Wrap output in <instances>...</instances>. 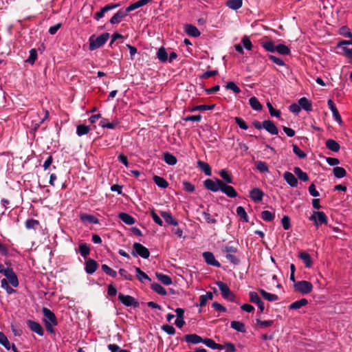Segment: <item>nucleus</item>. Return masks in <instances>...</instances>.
<instances>
[{"label":"nucleus","instance_id":"c03bdc74","mask_svg":"<svg viewBox=\"0 0 352 352\" xmlns=\"http://www.w3.org/2000/svg\"><path fill=\"white\" fill-rule=\"evenodd\" d=\"M294 173L297 175L298 178L303 182H307L309 179V177L305 172H303L300 168L295 167L294 168Z\"/></svg>","mask_w":352,"mask_h":352},{"label":"nucleus","instance_id":"79ce46f5","mask_svg":"<svg viewBox=\"0 0 352 352\" xmlns=\"http://www.w3.org/2000/svg\"><path fill=\"white\" fill-rule=\"evenodd\" d=\"M136 277L142 283H144L146 280H151L148 276L140 270L139 267H135Z\"/></svg>","mask_w":352,"mask_h":352},{"label":"nucleus","instance_id":"f03ea898","mask_svg":"<svg viewBox=\"0 0 352 352\" xmlns=\"http://www.w3.org/2000/svg\"><path fill=\"white\" fill-rule=\"evenodd\" d=\"M294 290L302 294H308L313 290L312 284L307 280L297 281L294 284Z\"/></svg>","mask_w":352,"mask_h":352},{"label":"nucleus","instance_id":"7ed1b4c3","mask_svg":"<svg viewBox=\"0 0 352 352\" xmlns=\"http://www.w3.org/2000/svg\"><path fill=\"white\" fill-rule=\"evenodd\" d=\"M131 254L133 256H139L145 259L148 258L150 256V252L148 248L140 243H133Z\"/></svg>","mask_w":352,"mask_h":352},{"label":"nucleus","instance_id":"aec40b11","mask_svg":"<svg viewBox=\"0 0 352 352\" xmlns=\"http://www.w3.org/2000/svg\"><path fill=\"white\" fill-rule=\"evenodd\" d=\"M283 178L286 181V182L291 186V187H296L298 185V180L296 178V177L290 172H285L283 174Z\"/></svg>","mask_w":352,"mask_h":352},{"label":"nucleus","instance_id":"09e8293b","mask_svg":"<svg viewBox=\"0 0 352 352\" xmlns=\"http://www.w3.org/2000/svg\"><path fill=\"white\" fill-rule=\"evenodd\" d=\"M256 168L261 173H265L269 172V168L267 164L262 161H257L256 162Z\"/></svg>","mask_w":352,"mask_h":352},{"label":"nucleus","instance_id":"e2e57ef3","mask_svg":"<svg viewBox=\"0 0 352 352\" xmlns=\"http://www.w3.org/2000/svg\"><path fill=\"white\" fill-rule=\"evenodd\" d=\"M235 123L240 127L241 129L247 130L248 129V125L246 122L240 117L234 118Z\"/></svg>","mask_w":352,"mask_h":352},{"label":"nucleus","instance_id":"4468645a","mask_svg":"<svg viewBox=\"0 0 352 352\" xmlns=\"http://www.w3.org/2000/svg\"><path fill=\"white\" fill-rule=\"evenodd\" d=\"M263 129H265L271 135H277L278 133V129L274 123L270 120H264L263 122Z\"/></svg>","mask_w":352,"mask_h":352},{"label":"nucleus","instance_id":"412c9836","mask_svg":"<svg viewBox=\"0 0 352 352\" xmlns=\"http://www.w3.org/2000/svg\"><path fill=\"white\" fill-rule=\"evenodd\" d=\"M152 0H139L129 5L126 9V12H130L133 11L140 7H142L149 3H151Z\"/></svg>","mask_w":352,"mask_h":352},{"label":"nucleus","instance_id":"69168bd1","mask_svg":"<svg viewBox=\"0 0 352 352\" xmlns=\"http://www.w3.org/2000/svg\"><path fill=\"white\" fill-rule=\"evenodd\" d=\"M281 224L284 230H289L291 227L290 218L287 215L283 216L281 219Z\"/></svg>","mask_w":352,"mask_h":352},{"label":"nucleus","instance_id":"58836bf2","mask_svg":"<svg viewBox=\"0 0 352 352\" xmlns=\"http://www.w3.org/2000/svg\"><path fill=\"white\" fill-rule=\"evenodd\" d=\"M78 251H79V253L80 254V255L86 258L87 256L90 253V248H89V245H87V243H80L79 245V248H78Z\"/></svg>","mask_w":352,"mask_h":352},{"label":"nucleus","instance_id":"b1692460","mask_svg":"<svg viewBox=\"0 0 352 352\" xmlns=\"http://www.w3.org/2000/svg\"><path fill=\"white\" fill-rule=\"evenodd\" d=\"M119 219L126 225L131 226L135 223V219L129 214L125 212H120L118 214Z\"/></svg>","mask_w":352,"mask_h":352},{"label":"nucleus","instance_id":"603ef678","mask_svg":"<svg viewBox=\"0 0 352 352\" xmlns=\"http://www.w3.org/2000/svg\"><path fill=\"white\" fill-rule=\"evenodd\" d=\"M219 175L226 182V183H227V184L232 183V177L226 169L221 170L219 172Z\"/></svg>","mask_w":352,"mask_h":352},{"label":"nucleus","instance_id":"39448f33","mask_svg":"<svg viewBox=\"0 0 352 352\" xmlns=\"http://www.w3.org/2000/svg\"><path fill=\"white\" fill-rule=\"evenodd\" d=\"M118 300L126 307H138L140 303L137 299L129 295H124L122 293L118 294Z\"/></svg>","mask_w":352,"mask_h":352},{"label":"nucleus","instance_id":"a18cd8bd","mask_svg":"<svg viewBox=\"0 0 352 352\" xmlns=\"http://www.w3.org/2000/svg\"><path fill=\"white\" fill-rule=\"evenodd\" d=\"M276 52L281 55L290 54L289 48L284 44H278L276 46Z\"/></svg>","mask_w":352,"mask_h":352},{"label":"nucleus","instance_id":"4d7b16f0","mask_svg":"<svg viewBox=\"0 0 352 352\" xmlns=\"http://www.w3.org/2000/svg\"><path fill=\"white\" fill-rule=\"evenodd\" d=\"M339 34L346 38H352V33L347 26H342L339 29Z\"/></svg>","mask_w":352,"mask_h":352},{"label":"nucleus","instance_id":"c9c22d12","mask_svg":"<svg viewBox=\"0 0 352 352\" xmlns=\"http://www.w3.org/2000/svg\"><path fill=\"white\" fill-rule=\"evenodd\" d=\"M259 292L261 293V296L265 299H266L267 300H268L270 302H274L278 299V297L277 295L267 292L265 290H264L263 289H260Z\"/></svg>","mask_w":352,"mask_h":352},{"label":"nucleus","instance_id":"864d4df0","mask_svg":"<svg viewBox=\"0 0 352 352\" xmlns=\"http://www.w3.org/2000/svg\"><path fill=\"white\" fill-rule=\"evenodd\" d=\"M261 218L265 221H272L274 219V214L269 210H263L261 212Z\"/></svg>","mask_w":352,"mask_h":352},{"label":"nucleus","instance_id":"2eb2a0df","mask_svg":"<svg viewBox=\"0 0 352 352\" xmlns=\"http://www.w3.org/2000/svg\"><path fill=\"white\" fill-rule=\"evenodd\" d=\"M221 191L230 198H235L238 195L236 191L232 186L227 185L224 182H223Z\"/></svg>","mask_w":352,"mask_h":352},{"label":"nucleus","instance_id":"1a4fd4ad","mask_svg":"<svg viewBox=\"0 0 352 352\" xmlns=\"http://www.w3.org/2000/svg\"><path fill=\"white\" fill-rule=\"evenodd\" d=\"M203 258H204L205 262L211 266L220 267L221 264L219 261H217L213 254V253L210 252H204L202 254Z\"/></svg>","mask_w":352,"mask_h":352},{"label":"nucleus","instance_id":"473e14b6","mask_svg":"<svg viewBox=\"0 0 352 352\" xmlns=\"http://www.w3.org/2000/svg\"><path fill=\"white\" fill-rule=\"evenodd\" d=\"M242 5V0H229L226 2V6L233 10H237L241 8Z\"/></svg>","mask_w":352,"mask_h":352},{"label":"nucleus","instance_id":"6e6552de","mask_svg":"<svg viewBox=\"0 0 352 352\" xmlns=\"http://www.w3.org/2000/svg\"><path fill=\"white\" fill-rule=\"evenodd\" d=\"M42 312L44 316L43 322L45 324H57V320L55 314L48 308L43 307L42 309Z\"/></svg>","mask_w":352,"mask_h":352},{"label":"nucleus","instance_id":"a878e982","mask_svg":"<svg viewBox=\"0 0 352 352\" xmlns=\"http://www.w3.org/2000/svg\"><path fill=\"white\" fill-rule=\"evenodd\" d=\"M261 45L268 52L273 53L276 52V46L274 42L270 39L261 41Z\"/></svg>","mask_w":352,"mask_h":352},{"label":"nucleus","instance_id":"8fccbe9b","mask_svg":"<svg viewBox=\"0 0 352 352\" xmlns=\"http://www.w3.org/2000/svg\"><path fill=\"white\" fill-rule=\"evenodd\" d=\"M225 88L226 89L232 91L236 94H238L241 92L240 88L236 85L235 82L232 81L227 82L225 85Z\"/></svg>","mask_w":352,"mask_h":352},{"label":"nucleus","instance_id":"a19ab883","mask_svg":"<svg viewBox=\"0 0 352 352\" xmlns=\"http://www.w3.org/2000/svg\"><path fill=\"white\" fill-rule=\"evenodd\" d=\"M249 104L250 107L255 111H261L262 109V105L258 100L253 96L249 99Z\"/></svg>","mask_w":352,"mask_h":352},{"label":"nucleus","instance_id":"6ab92c4d","mask_svg":"<svg viewBox=\"0 0 352 352\" xmlns=\"http://www.w3.org/2000/svg\"><path fill=\"white\" fill-rule=\"evenodd\" d=\"M185 341L188 343L197 344L203 343L204 339L197 334H187L185 336Z\"/></svg>","mask_w":352,"mask_h":352},{"label":"nucleus","instance_id":"774afa93","mask_svg":"<svg viewBox=\"0 0 352 352\" xmlns=\"http://www.w3.org/2000/svg\"><path fill=\"white\" fill-rule=\"evenodd\" d=\"M267 106L272 116L276 118H279L280 116V111L279 110L274 109L271 103L267 102Z\"/></svg>","mask_w":352,"mask_h":352},{"label":"nucleus","instance_id":"cd10ccee","mask_svg":"<svg viewBox=\"0 0 352 352\" xmlns=\"http://www.w3.org/2000/svg\"><path fill=\"white\" fill-rule=\"evenodd\" d=\"M326 147L333 151V152H338L340 151V144L336 142L334 140H332V139H329L326 141Z\"/></svg>","mask_w":352,"mask_h":352},{"label":"nucleus","instance_id":"ddd939ff","mask_svg":"<svg viewBox=\"0 0 352 352\" xmlns=\"http://www.w3.org/2000/svg\"><path fill=\"white\" fill-rule=\"evenodd\" d=\"M129 12H126V9L118 10L110 19L109 22L111 24H118L120 23L122 19L127 16Z\"/></svg>","mask_w":352,"mask_h":352},{"label":"nucleus","instance_id":"a211bd4d","mask_svg":"<svg viewBox=\"0 0 352 352\" xmlns=\"http://www.w3.org/2000/svg\"><path fill=\"white\" fill-rule=\"evenodd\" d=\"M80 219L83 222H87L91 224H98L99 219L93 214L82 213L80 214Z\"/></svg>","mask_w":352,"mask_h":352},{"label":"nucleus","instance_id":"2f4dec72","mask_svg":"<svg viewBox=\"0 0 352 352\" xmlns=\"http://www.w3.org/2000/svg\"><path fill=\"white\" fill-rule=\"evenodd\" d=\"M197 166L206 175L210 176L212 175L210 166L208 163L199 160L197 162Z\"/></svg>","mask_w":352,"mask_h":352},{"label":"nucleus","instance_id":"4c0bfd02","mask_svg":"<svg viewBox=\"0 0 352 352\" xmlns=\"http://www.w3.org/2000/svg\"><path fill=\"white\" fill-rule=\"evenodd\" d=\"M157 57L162 63L167 61L168 56L164 47H161L158 49L157 52Z\"/></svg>","mask_w":352,"mask_h":352},{"label":"nucleus","instance_id":"5701e85b","mask_svg":"<svg viewBox=\"0 0 352 352\" xmlns=\"http://www.w3.org/2000/svg\"><path fill=\"white\" fill-rule=\"evenodd\" d=\"M298 257L304 262L306 267H311L312 265V261L310 255L307 252L305 251L300 252L298 254Z\"/></svg>","mask_w":352,"mask_h":352},{"label":"nucleus","instance_id":"49530a36","mask_svg":"<svg viewBox=\"0 0 352 352\" xmlns=\"http://www.w3.org/2000/svg\"><path fill=\"white\" fill-rule=\"evenodd\" d=\"M236 214L244 222H248L249 219L243 206H238L236 209Z\"/></svg>","mask_w":352,"mask_h":352},{"label":"nucleus","instance_id":"9b49d317","mask_svg":"<svg viewBox=\"0 0 352 352\" xmlns=\"http://www.w3.org/2000/svg\"><path fill=\"white\" fill-rule=\"evenodd\" d=\"M7 279L8 280V282L12 285V287H16L19 285V280L17 276L16 275L15 272L13 271V270L10 267H7V272H6L4 275Z\"/></svg>","mask_w":352,"mask_h":352},{"label":"nucleus","instance_id":"393cba45","mask_svg":"<svg viewBox=\"0 0 352 352\" xmlns=\"http://www.w3.org/2000/svg\"><path fill=\"white\" fill-rule=\"evenodd\" d=\"M186 34L190 36L198 37L201 33L199 30L193 25L188 24L185 26Z\"/></svg>","mask_w":352,"mask_h":352},{"label":"nucleus","instance_id":"4be33fe9","mask_svg":"<svg viewBox=\"0 0 352 352\" xmlns=\"http://www.w3.org/2000/svg\"><path fill=\"white\" fill-rule=\"evenodd\" d=\"M162 217L164 219L167 224L176 226L178 225V221L173 217V215L168 212H162Z\"/></svg>","mask_w":352,"mask_h":352},{"label":"nucleus","instance_id":"0eeeda50","mask_svg":"<svg viewBox=\"0 0 352 352\" xmlns=\"http://www.w3.org/2000/svg\"><path fill=\"white\" fill-rule=\"evenodd\" d=\"M216 285L218 286L219 289L221 292L222 297L225 299H228L230 300H233L235 296L232 292L230 289L229 287L221 281H217Z\"/></svg>","mask_w":352,"mask_h":352},{"label":"nucleus","instance_id":"680f3d73","mask_svg":"<svg viewBox=\"0 0 352 352\" xmlns=\"http://www.w3.org/2000/svg\"><path fill=\"white\" fill-rule=\"evenodd\" d=\"M214 105H206V104H201L195 106L192 109V111H208V110H212L214 109Z\"/></svg>","mask_w":352,"mask_h":352},{"label":"nucleus","instance_id":"7c9ffc66","mask_svg":"<svg viewBox=\"0 0 352 352\" xmlns=\"http://www.w3.org/2000/svg\"><path fill=\"white\" fill-rule=\"evenodd\" d=\"M156 277L162 283H163L165 285H170L173 283L171 278L166 275L162 273H157Z\"/></svg>","mask_w":352,"mask_h":352},{"label":"nucleus","instance_id":"f3484780","mask_svg":"<svg viewBox=\"0 0 352 352\" xmlns=\"http://www.w3.org/2000/svg\"><path fill=\"white\" fill-rule=\"evenodd\" d=\"M263 196V192L258 188H254L250 192V197L255 202L261 201Z\"/></svg>","mask_w":352,"mask_h":352},{"label":"nucleus","instance_id":"6e6d98bb","mask_svg":"<svg viewBox=\"0 0 352 352\" xmlns=\"http://www.w3.org/2000/svg\"><path fill=\"white\" fill-rule=\"evenodd\" d=\"M1 287L4 289L8 294H12L15 292L14 289L10 287L8 281L6 278L1 280Z\"/></svg>","mask_w":352,"mask_h":352},{"label":"nucleus","instance_id":"37998d69","mask_svg":"<svg viewBox=\"0 0 352 352\" xmlns=\"http://www.w3.org/2000/svg\"><path fill=\"white\" fill-rule=\"evenodd\" d=\"M118 121L109 122L107 119H102L100 122V126L102 128H107L110 129H113L118 124Z\"/></svg>","mask_w":352,"mask_h":352},{"label":"nucleus","instance_id":"f8f14e48","mask_svg":"<svg viewBox=\"0 0 352 352\" xmlns=\"http://www.w3.org/2000/svg\"><path fill=\"white\" fill-rule=\"evenodd\" d=\"M98 267L97 262L92 258H89L85 261V270L88 274H93L97 270Z\"/></svg>","mask_w":352,"mask_h":352},{"label":"nucleus","instance_id":"de8ad7c7","mask_svg":"<svg viewBox=\"0 0 352 352\" xmlns=\"http://www.w3.org/2000/svg\"><path fill=\"white\" fill-rule=\"evenodd\" d=\"M90 131V128L85 124H80L77 126L76 128V134L78 136H82L84 135L87 134Z\"/></svg>","mask_w":352,"mask_h":352},{"label":"nucleus","instance_id":"bb28decb","mask_svg":"<svg viewBox=\"0 0 352 352\" xmlns=\"http://www.w3.org/2000/svg\"><path fill=\"white\" fill-rule=\"evenodd\" d=\"M307 304L308 300L306 298H301L290 304L289 306V309L292 310H297L307 305Z\"/></svg>","mask_w":352,"mask_h":352},{"label":"nucleus","instance_id":"bf43d9fd","mask_svg":"<svg viewBox=\"0 0 352 352\" xmlns=\"http://www.w3.org/2000/svg\"><path fill=\"white\" fill-rule=\"evenodd\" d=\"M0 344H2L6 349H10V344L5 334L0 331Z\"/></svg>","mask_w":352,"mask_h":352},{"label":"nucleus","instance_id":"20e7f679","mask_svg":"<svg viewBox=\"0 0 352 352\" xmlns=\"http://www.w3.org/2000/svg\"><path fill=\"white\" fill-rule=\"evenodd\" d=\"M309 220L313 221L316 227L328 223L326 214L322 211H314L309 217Z\"/></svg>","mask_w":352,"mask_h":352},{"label":"nucleus","instance_id":"dca6fc26","mask_svg":"<svg viewBox=\"0 0 352 352\" xmlns=\"http://www.w3.org/2000/svg\"><path fill=\"white\" fill-rule=\"evenodd\" d=\"M327 105H328V107L329 108V109L332 112L333 117L334 120L336 122L341 123L342 122L341 116H340L339 111L337 109L334 102H333V100L331 99L328 100Z\"/></svg>","mask_w":352,"mask_h":352},{"label":"nucleus","instance_id":"13d9d810","mask_svg":"<svg viewBox=\"0 0 352 352\" xmlns=\"http://www.w3.org/2000/svg\"><path fill=\"white\" fill-rule=\"evenodd\" d=\"M241 43L243 47L248 50H251L252 49V43L248 36H244L241 39Z\"/></svg>","mask_w":352,"mask_h":352},{"label":"nucleus","instance_id":"72a5a7b5","mask_svg":"<svg viewBox=\"0 0 352 352\" xmlns=\"http://www.w3.org/2000/svg\"><path fill=\"white\" fill-rule=\"evenodd\" d=\"M153 179L155 184L160 188H166L168 186V182L160 176L155 175Z\"/></svg>","mask_w":352,"mask_h":352},{"label":"nucleus","instance_id":"0e129e2a","mask_svg":"<svg viewBox=\"0 0 352 352\" xmlns=\"http://www.w3.org/2000/svg\"><path fill=\"white\" fill-rule=\"evenodd\" d=\"M293 152L300 159H303L306 157L307 155L306 153L300 149V148L296 145L293 144Z\"/></svg>","mask_w":352,"mask_h":352},{"label":"nucleus","instance_id":"9d476101","mask_svg":"<svg viewBox=\"0 0 352 352\" xmlns=\"http://www.w3.org/2000/svg\"><path fill=\"white\" fill-rule=\"evenodd\" d=\"M27 324L32 331L37 333L38 336H41L44 335L43 328L38 322L32 320H28L27 321Z\"/></svg>","mask_w":352,"mask_h":352},{"label":"nucleus","instance_id":"052dcab7","mask_svg":"<svg viewBox=\"0 0 352 352\" xmlns=\"http://www.w3.org/2000/svg\"><path fill=\"white\" fill-rule=\"evenodd\" d=\"M39 224L38 221L34 219H27L25 221V228L27 229H35L36 226Z\"/></svg>","mask_w":352,"mask_h":352},{"label":"nucleus","instance_id":"c85d7f7f","mask_svg":"<svg viewBox=\"0 0 352 352\" xmlns=\"http://www.w3.org/2000/svg\"><path fill=\"white\" fill-rule=\"evenodd\" d=\"M298 103L301 109L307 111H311L312 110V105L311 102L305 97H302L299 99Z\"/></svg>","mask_w":352,"mask_h":352},{"label":"nucleus","instance_id":"338daca9","mask_svg":"<svg viewBox=\"0 0 352 352\" xmlns=\"http://www.w3.org/2000/svg\"><path fill=\"white\" fill-rule=\"evenodd\" d=\"M221 350L225 349L226 352H236V347L234 344L231 342H226L224 344H221Z\"/></svg>","mask_w":352,"mask_h":352},{"label":"nucleus","instance_id":"c756f323","mask_svg":"<svg viewBox=\"0 0 352 352\" xmlns=\"http://www.w3.org/2000/svg\"><path fill=\"white\" fill-rule=\"evenodd\" d=\"M203 343L208 347L214 350H221V344H217L213 340L210 338H204Z\"/></svg>","mask_w":352,"mask_h":352},{"label":"nucleus","instance_id":"423d86ee","mask_svg":"<svg viewBox=\"0 0 352 352\" xmlns=\"http://www.w3.org/2000/svg\"><path fill=\"white\" fill-rule=\"evenodd\" d=\"M223 182L219 179H216L215 180L207 179L204 182V185L208 190L215 192L221 190Z\"/></svg>","mask_w":352,"mask_h":352},{"label":"nucleus","instance_id":"e433bc0d","mask_svg":"<svg viewBox=\"0 0 352 352\" xmlns=\"http://www.w3.org/2000/svg\"><path fill=\"white\" fill-rule=\"evenodd\" d=\"M164 160L167 164L170 166L175 165L177 162L176 157L168 152L164 154Z\"/></svg>","mask_w":352,"mask_h":352},{"label":"nucleus","instance_id":"f257e3e1","mask_svg":"<svg viewBox=\"0 0 352 352\" xmlns=\"http://www.w3.org/2000/svg\"><path fill=\"white\" fill-rule=\"evenodd\" d=\"M109 38V34L107 32L103 33L97 37H96L94 35H91L89 38V50L94 51L100 48L106 43Z\"/></svg>","mask_w":352,"mask_h":352},{"label":"nucleus","instance_id":"3c124183","mask_svg":"<svg viewBox=\"0 0 352 352\" xmlns=\"http://www.w3.org/2000/svg\"><path fill=\"white\" fill-rule=\"evenodd\" d=\"M333 174L337 178H343L346 175V170L342 167L336 166L333 168Z\"/></svg>","mask_w":352,"mask_h":352},{"label":"nucleus","instance_id":"ea45409f","mask_svg":"<svg viewBox=\"0 0 352 352\" xmlns=\"http://www.w3.org/2000/svg\"><path fill=\"white\" fill-rule=\"evenodd\" d=\"M151 287L155 292L160 295L166 296L167 294L166 289L159 283H154L151 284Z\"/></svg>","mask_w":352,"mask_h":352},{"label":"nucleus","instance_id":"f704fd0d","mask_svg":"<svg viewBox=\"0 0 352 352\" xmlns=\"http://www.w3.org/2000/svg\"><path fill=\"white\" fill-rule=\"evenodd\" d=\"M230 327L233 329L241 333H245L246 331L245 324L239 321H232L230 322Z\"/></svg>","mask_w":352,"mask_h":352},{"label":"nucleus","instance_id":"5fc2aeb1","mask_svg":"<svg viewBox=\"0 0 352 352\" xmlns=\"http://www.w3.org/2000/svg\"><path fill=\"white\" fill-rule=\"evenodd\" d=\"M102 270L111 277L115 278L117 276V272L109 267L107 265L103 264L101 266Z\"/></svg>","mask_w":352,"mask_h":352}]
</instances>
